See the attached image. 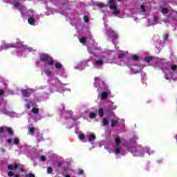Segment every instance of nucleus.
<instances>
[{
    "mask_svg": "<svg viewBox=\"0 0 177 177\" xmlns=\"http://www.w3.org/2000/svg\"><path fill=\"white\" fill-rule=\"evenodd\" d=\"M45 160H46V158L45 157V156H41L40 157V161H45Z\"/></svg>",
    "mask_w": 177,
    "mask_h": 177,
    "instance_id": "39",
    "label": "nucleus"
},
{
    "mask_svg": "<svg viewBox=\"0 0 177 177\" xmlns=\"http://www.w3.org/2000/svg\"><path fill=\"white\" fill-rule=\"evenodd\" d=\"M107 35L111 37L112 39H117L118 38V35L112 29H109Z\"/></svg>",
    "mask_w": 177,
    "mask_h": 177,
    "instance_id": "14",
    "label": "nucleus"
},
{
    "mask_svg": "<svg viewBox=\"0 0 177 177\" xmlns=\"http://www.w3.org/2000/svg\"><path fill=\"white\" fill-rule=\"evenodd\" d=\"M140 71H142V68L136 71L132 69V72L134 73V74H138V73H140Z\"/></svg>",
    "mask_w": 177,
    "mask_h": 177,
    "instance_id": "35",
    "label": "nucleus"
},
{
    "mask_svg": "<svg viewBox=\"0 0 177 177\" xmlns=\"http://www.w3.org/2000/svg\"><path fill=\"white\" fill-rule=\"evenodd\" d=\"M53 64H55V67L57 70H63V65L62 64V63L55 61V59H50L48 61V66H53Z\"/></svg>",
    "mask_w": 177,
    "mask_h": 177,
    "instance_id": "11",
    "label": "nucleus"
},
{
    "mask_svg": "<svg viewBox=\"0 0 177 177\" xmlns=\"http://www.w3.org/2000/svg\"><path fill=\"white\" fill-rule=\"evenodd\" d=\"M94 81V86L97 88V91H104L98 94L97 99H100V100L107 99V96L110 95L111 92L109 89L106 88L104 82H103V80H102L99 77H95Z\"/></svg>",
    "mask_w": 177,
    "mask_h": 177,
    "instance_id": "4",
    "label": "nucleus"
},
{
    "mask_svg": "<svg viewBox=\"0 0 177 177\" xmlns=\"http://www.w3.org/2000/svg\"><path fill=\"white\" fill-rule=\"evenodd\" d=\"M79 139H80V140H82V142H85V135H84V134H80V135L79 136Z\"/></svg>",
    "mask_w": 177,
    "mask_h": 177,
    "instance_id": "29",
    "label": "nucleus"
},
{
    "mask_svg": "<svg viewBox=\"0 0 177 177\" xmlns=\"http://www.w3.org/2000/svg\"><path fill=\"white\" fill-rule=\"evenodd\" d=\"M26 177H35L33 174L29 173L26 175Z\"/></svg>",
    "mask_w": 177,
    "mask_h": 177,
    "instance_id": "38",
    "label": "nucleus"
},
{
    "mask_svg": "<svg viewBox=\"0 0 177 177\" xmlns=\"http://www.w3.org/2000/svg\"><path fill=\"white\" fill-rule=\"evenodd\" d=\"M28 134L29 135H36L38 140H41L42 139V135L39 134V130L38 129H35L33 126H29L28 127Z\"/></svg>",
    "mask_w": 177,
    "mask_h": 177,
    "instance_id": "8",
    "label": "nucleus"
},
{
    "mask_svg": "<svg viewBox=\"0 0 177 177\" xmlns=\"http://www.w3.org/2000/svg\"><path fill=\"white\" fill-rule=\"evenodd\" d=\"M97 6H98V8H100L101 9H107V6H106L103 3H97Z\"/></svg>",
    "mask_w": 177,
    "mask_h": 177,
    "instance_id": "25",
    "label": "nucleus"
},
{
    "mask_svg": "<svg viewBox=\"0 0 177 177\" xmlns=\"http://www.w3.org/2000/svg\"><path fill=\"white\" fill-rule=\"evenodd\" d=\"M109 15H110V12H109L108 11H104L103 20H106V17H107V16H109Z\"/></svg>",
    "mask_w": 177,
    "mask_h": 177,
    "instance_id": "30",
    "label": "nucleus"
},
{
    "mask_svg": "<svg viewBox=\"0 0 177 177\" xmlns=\"http://www.w3.org/2000/svg\"><path fill=\"white\" fill-rule=\"evenodd\" d=\"M50 59H53L50 57L47 54H41L40 55V60L41 62H48V64L49 65V60Z\"/></svg>",
    "mask_w": 177,
    "mask_h": 177,
    "instance_id": "17",
    "label": "nucleus"
},
{
    "mask_svg": "<svg viewBox=\"0 0 177 177\" xmlns=\"http://www.w3.org/2000/svg\"><path fill=\"white\" fill-rule=\"evenodd\" d=\"M56 12H60V11H56Z\"/></svg>",
    "mask_w": 177,
    "mask_h": 177,
    "instance_id": "55",
    "label": "nucleus"
},
{
    "mask_svg": "<svg viewBox=\"0 0 177 177\" xmlns=\"http://www.w3.org/2000/svg\"><path fill=\"white\" fill-rule=\"evenodd\" d=\"M102 124L103 125H107L109 124V118H104L102 121Z\"/></svg>",
    "mask_w": 177,
    "mask_h": 177,
    "instance_id": "28",
    "label": "nucleus"
},
{
    "mask_svg": "<svg viewBox=\"0 0 177 177\" xmlns=\"http://www.w3.org/2000/svg\"><path fill=\"white\" fill-rule=\"evenodd\" d=\"M163 39H165V41L167 40V39H168V35H167V34H165V35H163Z\"/></svg>",
    "mask_w": 177,
    "mask_h": 177,
    "instance_id": "42",
    "label": "nucleus"
},
{
    "mask_svg": "<svg viewBox=\"0 0 177 177\" xmlns=\"http://www.w3.org/2000/svg\"><path fill=\"white\" fill-rule=\"evenodd\" d=\"M7 142H8V143H12V140H11L10 138H8V139L7 140Z\"/></svg>",
    "mask_w": 177,
    "mask_h": 177,
    "instance_id": "47",
    "label": "nucleus"
},
{
    "mask_svg": "<svg viewBox=\"0 0 177 177\" xmlns=\"http://www.w3.org/2000/svg\"><path fill=\"white\" fill-rule=\"evenodd\" d=\"M37 104V100L30 98L28 100V103L26 104V109H30V107H34Z\"/></svg>",
    "mask_w": 177,
    "mask_h": 177,
    "instance_id": "15",
    "label": "nucleus"
},
{
    "mask_svg": "<svg viewBox=\"0 0 177 177\" xmlns=\"http://www.w3.org/2000/svg\"><path fill=\"white\" fill-rule=\"evenodd\" d=\"M99 147H102V145L100 144Z\"/></svg>",
    "mask_w": 177,
    "mask_h": 177,
    "instance_id": "52",
    "label": "nucleus"
},
{
    "mask_svg": "<svg viewBox=\"0 0 177 177\" xmlns=\"http://www.w3.org/2000/svg\"><path fill=\"white\" fill-rule=\"evenodd\" d=\"M124 56H125L124 53L120 54L118 56V60H122V59H124Z\"/></svg>",
    "mask_w": 177,
    "mask_h": 177,
    "instance_id": "34",
    "label": "nucleus"
},
{
    "mask_svg": "<svg viewBox=\"0 0 177 177\" xmlns=\"http://www.w3.org/2000/svg\"><path fill=\"white\" fill-rule=\"evenodd\" d=\"M10 48H17V49H19L21 52H35V50L31 47H29L27 45H24L23 42L18 40L15 44L13 43H6L5 41H2L0 46V52L2 49H10Z\"/></svg>",
    "mask_w": 177,
    "mask_h": 177,
    "instance_id": "3",
    "label": "nucleus"
},
{
    "mask_svg": "<svg viewBox=\"0 0 177 177\" xmlns=\"http://www.w3.org/2000/svg\"><path fill=\"white\" fill-rule=\"evenodd\" d=\"M47 172H48V174H52V168L51 167H48Z\"/></svg>",
    "mask_w": 177,
    "mask_h": 177,
    "instance_id": "40",
    "label": "nucleus"
},
{
    "mask_svg": "<svg viewBox=\"0 0 177 177\" xmlns=\"http://www.w3.org/2000/svg\"><path fill=\"white\" fill-rule=\"evenodd\" d=\"M18 167H19V165L17 164H15V165H8V168L10 171H12L13 169H17Z\"/></svg>",
    "mask_w": 177,
    "mask_h": 177,
    "instance_id": "24",
    "label": "nucleus"
},
{
    "mask_svg": "<svg viewBox=\"0 0 177 177\" xmlns=\"http://www.w3.org/2000/svg\"><path fill=\"white\" fill-rule=\"evenodd\" d=\"M5 114L9 115L10 117H19V114L13 111H7L5 113Z\"/></svg>",
    "mask_w": 177,
    "mask_h": 177,
    "instance_id": "23",
    "label": "nucleus"
},
{
    "mask_svg": "<svg viewBox=\"0 0 177 177\" xmlns=\"http://www.w3.org/2000/svg\"><path fill=\"white\" fill-rule=\"evenodd\" d=\"M157 62L156 66L158 67L160 66V64H164V59H161L160 58H153L152 57H146L145 62L147 63H150V62Z\"/></svg>",
    "mask_w": 177,
    "mask_h": 177,
    "instance_id": "10",
    "label": "nucleus"
},
{
    "mask_svg": "<svg viewBox=\"0 0 177 177\" xmlns=\"http://www.w3.org/2000/svg\"><path fill=\"white\" fill-rule=\"evenodd\" d=\"M13 143L14 145H19V143H20V140H19V138H14Z\"/></svg>",
    "mask_w": 177,
    "mask_h": 177,
    "instance_id": "31",
    "label": "nucleus"
},
{
    "mask_svg": "<svg viewBox=\"0 0 177 177\" xmlns=\"http://www.w3.org/2000/svg\"><path fill=\"white\" fill-rule=\"evenodd\" d=\"M89 63H91V59H86L80 63H79L76 66H75V68L76 70H84L85 67H89Z\"/></svg>",
    "mask_w": 177,
    "mask_h": 177,
    "instance_id": "9",
    "label": "nucleus"
},
{
    "mask_svg": "<svg viewBox=\"0 0 177 177\" xmlns=\"http://www.w3.org/2000/svg\"><path fill=\"white\" fill-rule=\"evenodd\" d=\"M127 150L131 153L133 157H144L145 153H148L149 156H150V154H153V151H150V148H144L140 145L136 147H129Z\"/></svg>",
    "mask_w": 177,
    "mask_h": 177,
    "instance_id": "6",
    "label": "nucleus"
},
{
    "mask_svg": "<svg viewBox=\"0 0 177 177\" xmlns=\"http://www.w3.org/2000/svg\"><path fill=\"white\" fill-rule=\"evenodd\" d=\"M2 132H8L9 135H13V131L10 127H0V133H2Z\"/></svg>",
    "mask_w": 177,
    "mask_h": 177,
    "instance_id": "18",
    "label": "nucleus"
},
{
    "mask_svg": "<svg viewBox=\"0 0 177 177\" xmlns=\"http://www.w3.org/2000/svg\"><path fill=\"white\" fill-rule=\"evenodd\" d=\"M114 2H115V0L108 1V3H109V9L113 16L120 17V13H121V11L120 10V8H118V7L114 4Z\"/></svg>",
    "mask_w": 177,
    "mask_h": 177,
    "instance_id": "7",
    "label": "nucleus"
},
{
    "mask_svg": "<svg viewBox=\"0 0 177 177\" xmlns=\"http://www.w3.org/2000/svg\"><path fill=\"white\" fill-rule=\"evenodd\" d=\"M157 21H158V17H154L152 23L148 21V26L150 27V26H156V24H157Z\"/></svg>",
    "mask_w": 177,
    "mask_h": 177,
    "instance_id": "22",
    "label": "nucleus"
},
{
    "mask_svg": "<svg viewBox=\"0 0 177 177\" xmlns=\"http://www.w3.org/2000/svg\"><path fill=\"white\" fill-rule=\"evenodd\" d=\"M2 95H3V91L0 90V96H2Z\"/></svg>",
    "mask_w": 177,
    "mask_h": 177,
    "instance_id": "46",
    "label": "nucleus"
},
{
    "mask_svg": "<svg viewBox=\"0 0 177 177\" xmlns=\"http://www.w3.org/2000/svg\"><path fill=\"white\" fill-rule=\"evenodd\" d=\"M98 114L100 115V117H102L104 114V111L103 110V109H100L98 111Z\"/></svg>",
    "mask_w": 177,
    "mask_h": 177,
    "instance_id": "27",
    "label": "nucleus"
},
{
    "mask_svg": "<svg viewBox=\"0 0 177 177\" xmlns=\"http://www.w3.org/2000/svg\"><path fill=\"white\" fill-rule=\"evenodd\" d=\"M65 177H71L70 175H66Z\"/></svg>",
    "mask_w": 177,
    "mask_h": 177,
    "instance_id": "50",
    "label": "nucleus"
},
{
    "mask_svg": "<svg viewBox=\"0 0 177 177\" xmlns=\"http://www.w3.org/2000/svg\"><path fill=\"white\" fill-rule=\"evenodd\" d=\"M135 21H136V19H134Z\"/></svg>",
    "mask_w": 177,
    "mask_h": 177,
    "instance_id": "56",
    "label": "nucleus"
},
{
    "mask_svg": "<svg viewBox=\"0 0 177 177\" xmlns=\"http://www.w3.org/2000/svg\"><path fill=\"white\" fill-rule=\"evenodd\" d=\"M141 9H142V12H146V10L145 9V6L144 5H141Z\"/></svg>",
    "mask_w": 177,
    "mask_h": 177,
    "instance_id": "44",
    "label": "nucleus"
},
{
    "mask_svg": "<svg viewBox=\"0 0 177 177\" xmlns=\"http://www.w3.org/2000/svg\"><path fill=\"white\" fill-rule=\"evenodd\" d=\"M84 20L85 23H88L89 21V19L88 18V17H84Z\"/></svg>",
    "mask_w": 177,
    "mask_h": 177,
    "instance_id": "41",
    "label": "nucleus"
},
{
    "mask_svg": "<svg viewBox=\"0 0 177 177\" xmlns=\"http://www.w3.org/2000/svg\"><path fill=\"white\" fill-rule=\"evenodd\" d=\"M118 121H120L118 118H117L115 116H113L112 123L111 124V127H115V125H117V124H118Z\"/></svg>",
    "mask_w": 177,
    "mask_h": 177,
    "instance_id": "21",
    "label": "nucleus"
},
{
    "mask_svg": "<svg viewBox=\"0 0 177 177\" xmlns=\"http://www.w3.org/2000/svg\"><path fill=\"white\" fill-rule=\"evenodd\" d=\"M32 113L35 116H36V121L38 120H41V116H39V115H38V113H39V109L38 108H32V111L30 112Z\"/></svg>",
    "mask_w": 177,
    "mask_h": 177,
    "instance_id": "20",
    "label": "nucleus"
},
{
    "mask_svg": "<svg viewBox=\"0 0 177 177\" xmlns=\"http://www.w3.org/2000/svg\"><path fill=\"white\" fill-rule=\"evenodd\" d=\"M122 144L121 142V138L120 137H116L115 138V144H109L105 145L106 150L109 152V153H114L115 156H124V151H122Z\"/></svg>",
    "mask_w": 177,
    "mask_h": 177,
    "instance_id": "5",
    "label": "nucleus"
},
{
    "mask_svg": "<svg viewBox=\"0 0 177 177\" xmlns=\"http://www.w3.org/2000/svg\"><path fill=\"white\" fill-rule=\"evenodd\" d=\"M44 72L46 74V75H48V77H50L51 75H53V68H49L48 65H46L44 68Z\"/></svg>",
    "mask_w": 177,
    "mask_h": 177,
    "instance_id": "13",
    "label": "nucleus"
},
{
    "mask_svg": "<svg viewBox=\"0 0 177 177\" xmlns=\"http://www.w3.org/2000/svg\"><path fill=\"white\" fill-rule=\"evenodd\" d=\"M176 68H177L176 65H172L171 66V70L173 71V73H167V72L164 71L165 73V78L166 80H175V78H174V73H175V71L176 70Z\"/></svg>",
    "mask_w": 177,
    "mask_h": 177,
    "instance_id": "12",
    "label": "nucleus"
},
{
    "mask_svg": "<svg viewBox=\"0 0 177 177\" xmlns=\"http://www.w3.org/2000/svg\"><path fill=\"white\" fill-rule=\"evenodd\" d=\"M87 138L88 141L89 142V143H91L93 147H96V145H94L93 143L92 142L93 140H95V139H96V135H95V133H91L87 136Z\"/></svg>",
    "mask_w": 177,
    "mask_h": 177,
    "instance_id": "16",
    "label": "nucleus"
},
{
    "mask_svg": "<svg viewBox=\"0 0 177 177\" xmlns=\"http://www.w3.org/2000/svg\"><path fill=\"white\" fill-rule=\"evenodd\" d=\"M172 13H175V11H173Z\"/></svg>",
    "mask_w": 177,
    "mask_h": 177,
    "instance_id": "54",
    "label": "nucleus"
},
{
    "mask_svg": "<svg viewBox=\"0 0 177 177\" xmlns=\"http://www.w3.org/2000/svg\"><path fill=\"white\" fill-rule=\"evenodd\" d=\"M162 13L163 15H165V14L168 13V9H167V8H162Z\"/></svg>",
    "mask_w": 177,
    "mask_h": 177,
    "instance_id": "36",
    "label": "nucleus"
},
{
    "mask_svg": "<svg viewBox=\"0 0 177 177\" xmlns=\"http://www.w3.org/2000/svg\"><path fill=\"white\" fill-rule=\"evenodd\" d=\"M20 171H21V172H23V169H21Z\"/></svg>",
    "mask_w": 177,
    "mask_h": 177,
    "instance_id": "53",
    "label": "nucleus"
},
{
    "mask_svg": "<svg viewBox=\"0 0 177 177\" xmlns=\"http://www.w3.org/2000/svg\"><path fill=\"white\" fill-rule=\"evenodd\" d=\"M62 108L63 109H64V106H62Z\"/></svg>",
    "mask_w": 177,
    "mask_h": 177,
    "instance_id": "51",
    "label": "nucleus"
},
{
    "mask_svg": "<svg viewBox=\"0 0 177 177\" xmlns=\"http://www.w3.org/2000/svg\"><path fill=\"white\" fill-rule=\"evenodd\" d=\"M64 77H67V75H66L65 73H64V75H62Z\"/></svg>",
    "mask_w": 177,
    "mask_h": 177,
    "instance_id": "48",
    "label": "nucleus"
},
{
    "mask_svg": "<svg viewBox=\"0 0 177 177\" xmlns=\"http://www.w3.org/2000/svg\"><path fill=\"white\" fill-rule=\"evenodd\" d=\"M79 41L83 45H86L89 53L91 55H95L97 57L93 63L94 67L96 68H100L102 66L106 64V63H109V55H96L99 48H97V43L95 41H88L86 43V39L85 37L79 38Z\"/></svg>",
    "mask_w": 177,
    "mask_h": 177,
    "instance_id": "1",
    "label": "nucleus"
},
{
    "mask_svg": "<svg viewBox=\"0 0 177 177\" xmlns=\"http://www.w3.org/2000/svg\"><path fill=\"white\" fill-rule=\"evenodd\" d=\"M21 93H22L23 96H24L25 97H28L29 96L31 95V93H32V90L31 88L22 90Z\"/></svg>",
    "mask_w": 177,
    "mask_h": 177,
    "instance_id": "19",
    "label": "nucleus"
},
{
    "mask_svg": "<svg viewBox=\"0 0 177 177\" xmlns=\"http://www.w3.org/2000/svg\"><path fill=\"white\" fill-rule=\"evenodd\" d=\"M82 174H84V170H79L77 171V175H82Z\"/></svg>",
    "mask_w": 177,
    "mask_h": 177,
    "instance_id": "43",
    "label": "nucleus"
},
{
    "mask_svg": "<svg viewBox=\"0 0 177 177\" xmlns=\"http://www.w3.org/2000/svg\"><path fill=\"white\" fill-rule=\"evenodd\" d=\"M131 59L132 60H138L139 59V57L136 55H133L132 57H131Z\"/></svg>",
    "mask_w": 177,
    "mask_h": 177,
    "instance_id": "33",
    "label": "nucleus"
},
{
    "mask_svg": "<svg viewBox=\"0 0 177 177\" xmlns=\"http://www.w3.org/2000/svg\"><path fill=\"white\" fill-rule=\"evenodd\" d=\"M13 5L17 9L21 10V14L23 17H28V24L30 26H38V21L35 19H37V13L34 10H29L27 11L26 7L20 5V3L17 2L14 3Z\"/></svg>",
    "mask_w": 177,
    "mask_h": 177,
    "instance_id": "2",
    "label": "nucleus"
},
{
    "mask_svg": "<svg viewBox=\"0 0 177 177\" xmlns=\"http://www.w3.org/2000/svg\"><path fill=\"white\" fill-rule=\"evenodd\" d=\"M109 109L111 110H115V109H117V106L114 105V102H111V104H109Z\"/></svg>",
    "mask_w": 177,
    "mask_h": 177,
    "instance_id": "26",
    "label": "nucleus"
},
{
    "mask_svg": "<svg viewBox=\"0 0 177 177\" xmlns=\"http://www.w3.org/2000/svg\"><path fill=\"white\" fill-rule=\"evenodd\" d=\"M8 176L19 177V175L14 174L12 171L8 172Z\"/></svg>",
    "mask_w": 177,
    "mask_h": 177,
    "instance_id": "32",
    "label": "nucleus"
},
{
    "mask_svg": "<svg viewBox=\"0 0 177 177\" xmlns=\"http://www.w3.org/2000/svg\"><path fill=\"white\" fill-rule=\"evenodd\" d=\"M96 114L95 113H90V118H95Z\"/></svg>",
    "mask_w": 177,
    "mask_h": 177,
    "instance_id": "37",
    "label": "nucleus"
},
{
    "mask_svg": "<svg viewBox=\"0 0 177 177\" xmlns=\"http://www.w3.org/2000/svg\"><path fill=\"white\" fill-rule=\"evenodd\" d=\"M119 64H120V66H122L124 64H122V63H119Z\"/></svg>",
    "mask_w": 177,
    "mask_h": 177,
    "instance_id": "49",
    "label": "nucleus"
},
{
    "mask_svg": "<svg viewBox=\"0 0 177 177\" xmlns=\"http://www.w3.org/2000/svg\"><path fill=\"white\" fill-rule=\"evenodd\" d=\"M66 91H68V92H70V88H64L62 92H66Z\"/></svg>",
    "mask_w": 177,
    "mask_h": 177,
    "instance_id": "45",
    "label": "nucleus"
}]
</instances>
